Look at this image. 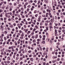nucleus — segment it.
I'll return each instance as SVG.
<instances>
[{"instance_id": "obj_47", "label": "nucleus", "mask_w": 65, "mask_h": 65, "mask_svg": "<svg viewBox=\"0 0 65 65\" xmlns=\"http://www.w3.org/2000/svg\"><path fill=\"white\" fill-rule=\"evenodd\" d=\"M60 25H61V24H60V23H58V26L59 27L60 26Z\"/></svg>"}, {"instance_id": "obj_35", "label": "nucleus", "mask_w": 65, "mask_h": 65, "mask_svg": "<svg viewBox=\"0 0 65 65\" xmlns=\"http://www.w3.org/2000/svg\"><path fill=\"white\" fill-rule=\"evenodd\" d=\"M20 60H23V57H21L20 58Z\"/></svg>"}, {"instance_id": "obj_57", "label": "nucleus", "mask_w": 65, "mask_h": 65, "mask_svg": "<svg viewBox=\"0 0 65 65\" xmlns=\"http://www.w3.org/2000/svg\"><path fill=\"white\" fill-rule=\"evenodd\" d=\"M16 56L17 57H19V54H17Z\"/></svg>"}, {"instance_id": "obj_59", "label": "nucleus", "mask_w": 65, "mask_h": 65, "mask_svg": "<svg viewBox=\"0 0 65 65\" xmlns=\"http://www.w3.org/2000/svg\"><path fill=\"white\" fill-rule=\"evenodd\" d=\"M25 24L26 25H28V22L26 21L25 22Z\"/></svg>"}, {"instance_id": "obj_24", "label": "nucleus", "mask_w": 65, "mask_h": 65, "mask_svg": "<svg viewBox=\"0 0 65 65\" xmlns=\"http://www.w3.org/2000/svg\"><path fill=\"white\" fill-rule=\"evenodd\" d=\"M7 63L8 64H9V63H10V61L8 60L7 61Z\"/></svg>"}, {"instance_id": "obj_37", "label": "nucleus", "mask_w": 65, "mask_h": 65, "mask_svg": "<svg viewBox=\"0 0 65 65\" xmlns=\"http://www.w3.org/2000/svg\"><path fill=\"white\" fill-rule=\"evenodd\" d=\"M62 32H65V30L64 29L62 30Z\"/></svg>"}, {"instance_id": "obj_22", "label": "nucleus", "mask_w": 65, "mask_h": 65, "mask_svg": "<svg viewBox=\"0 0 65 65\" xmlns=\"http://www.w3.org/2000/svg\"><path fill=\"white\" fill-rule=\"evenodd\" d=\"M21 10L22 11H23L24 10V8L23 7H22L21 8Z\"/></svg>"}, {"instance_id": "obj_38", "label": "nucleus", "mask_w": 65, "mask_h": 65, "mask_svg": "<svg viewBox=\"0 0 65 65\" xmlns=\"http://www.w3.org/2000/svg\"><path fill=\"white\" fill-rule=\"evenodd\" d=\"M32 38L34 39V38H35V36H32Z\"/></svg>"}, {"instance_id": "obj_23", "label": "nucleus", "mask_w": 65, "mask_h": 65, "mask_svg": "<svg viewBox=\"0 0 65 65\" xmlns=\"http://www.w3.org/2000/svg\"><path fill=\"white\" fill-rule=\"evenodd\" d=\"M3 41V40L2 39H0V41H2V42Z\"/></svg>"}, {"instance_id": "obj_58", "label": "nucleus", "mask_w": 65, "mask_h": 65, "mask_svg": "<svg viewBox=\"0 0 65 65\" xmlns=\"http://www.w3.org/2000/svg\"><path fill=\"white\" fill-rule=\"evenodd\" d=\"M19 59V57H17L16 58V60H18V59Z\"/></svg>"}, {"instance_id": "obj_2", "label": "nucleus", "mask_w": 65, "mask_h": 65, "mask_svg": "<svg viewBox=\"0 0 65 65\" xmlns=\"http://www.w3.org/2000/svg\"><path fill=\"white\" fill-rule=\"evenodd\" d=\"M41 17V16L39 17L38 18V19L37 20L38 22H40V19H41V18L40 17Z\"/></svg>"}, {"instance_id": "obj_15", "label": "nucleus", "mask_w": 65, "mask_h": 65, "mask_svg": "<svg viewBox=\"0 0 65 65\" xmlns=\"http://www.w3.org/2000/svg\"><path fill=\"white\" fill-rule=\"evenodd\" d=\"M45 22L46 23L48 24V23H49V21H48V20H46L45 21Z\"/></svg>"}, {"instance_id": "obj_16", "label": "nucleus", "mask_w": 65, "mask_h": 65, "mask_svg": "<svg viewBox=\"0 0 65 65\" xmlns=\"http://www.w3.org/2000/svg\"><path fill=\"white\" fill-rule=\"evenodd\" d=\"M1 63L2 64V65H4L5 64L4 63V62L2 61L1 62Z\"/></svg>"}, {"instance_id": "obj_13", "label": "nucleus", "mask_w": 65, "mask_h": 65, "mask_svg": "<svg viewBox=\"0 0 65 65\" xmlns=\"http://www.w3.org/2000/svg\"><path fill=\"white\" fill-rule=\"evenodd\" d=\"M40 1H38V3H37V4H40Z\"/></svg>"}, {"instance_id": "obj_64", "label": "nucleus", "mask_w": 65, "mask_h": 65, "mask_svg": "<svg viewBox=\"0 0 65 65\" xmlns=\"http://www.w3.org/2000/svg\"><path fill=\"white\" fill-rule=\"evenodd\" d=\"M22 31L21 30H19V33H22Z\"/></svg>"}, {"instance_id": "obj_20", "label": "nucleus", "mask_w": 65, "mask_h": 65, "mask_svg": "<svg viewBox=\"0 0 65 65\" xmlns=\"http://www.w3.org/2000/svg\"><path fill=\"white\" fill-rule=\"evenodd\" d=\"M4 33H5V34H7V32L6 31H5Z\"/></svg>"}, {"instance_id": "obj_62", "label": "nucleus", "mask_w": 65, "mask_h": 65, "mask_svg": "<svg viewBox=\"0 0 65 65\" xmlns=\"http://www.w3.org/2000/svg\"><path fill=\"white\" fill-rule=\"evenodd\" d=\"M2 9H4V7H2Z\"/></svg>"}, {"instance_id": "obj_46", "label": "nucleus", "mask_w": 65, "mask_h": 65, "mask_svg": "<svg viewBox=\"0 0 65 65\" xmlns=\"http://www.w3.org/2000/svg\"><path fill=\"white\" fill-rule=\"evenodd\" d=\"M7 29L8 30H9V31H10V28H9V27H8Z\"/></svg>"}, {"instance_id": "obj_26", "label": "nucleus", "mask_w": 65, "mask_h": 65, "mask_svg": "<svg viewBox=\"0 0 65 65\" xmlns=\"http://www.w3.org/2000/svg\"><path fill=\"white\" fill-rule=\"evenodd\" d=\"M35 30H36V28H34L33 29L32 31H33V32H35Z\"/></svg>"}, {"instance_id": "obj_10", "label": "nucleus", "mask_w": 65, "mask_h": 65, "mask_svg": "<svg viewBox=\"0 0 65 65\" xmlns=\"http://www.w3.org/2000/svg\"><path fill=\"white\" fill-rule=\"evenodd\" d=\"M12 51H13V52H14V49H13V46L12 48Z\"/></svg>"}, {"instance_id": "obj_31", "label": "nucleus", "mask_w": 65, "mask_h": 65, "mask_svg": "<svg viewBox=\"0 0 65 65\" xmlns=\"http://www.w3.org/2000/svg\"><path fill=\"white\" fill-rule=\"evenodd\" d=\"M48 25V24L45 23V26H47Z\"/></svg>"}, {"instance_id": "obj_48", "label": "nucleus", "mask_w": 65, "mask_h": 65, "mask_svg": "<svg viewBox=\"0 0 65 65\" xmlns=\"http://www.w3.org/2000/svg\"><path fill=\"white\" fill-rule=\"evenodd\" d=\"M25 5H28V3L26 2L25 3Z\"/></svg>"}, {"instance_id": "obj_5", "label": "nucleus", "mask_w": 65, "mask_h": 65, "mask_svg": "<svg viewBox=\"0 0 65 65\" xmlns=\"http://www.w3.org/2000/svg\"><path fill=\"white\" fill-rule=\"evenodd\" d=\"M48 13H46V17H48Z\"/></svg>"}, {"instance_id": "obj_27", "label": "nucleus", "mask_w": 65, "mask_h": 65, "mask_svg": "<svg viewBox=\"0 0 65 65\" xmlns=\"http://www.w3.org/2000/svg\"><path fill=\"white\" fill-rule=\"evenodd\" d=\"M42 17H44L45 18V15H44V14L43 15H42Z\"/></svg>"}, {"instance_id": "obj_14", "label": "nucleus", "mask_w": 65, "mask_h": 65, "mask_svg": "<svg viewBox=\"0 0 65 65\" xmlns=\"http://www.w3.org/2000/svg\"><path fill=\"white\" fill-rule=\"evenodd\" d=\"M37 12V10H35L34 11V13H36Z\"/></svg>"}, {"instance_id": "obj_30", "label": "nucleus", "mask_w": 65, "mask_h": 65, "mask_svg": "<svg viewBox=\"0 0 65 65\" xmlns=\"http://www.w3.org/2000/svg\"><path fill=\"white\" fill-rule=\"evenodd\" d=\"M38 15V14H36L35 15V17H36V18H37V16Z\"/></svg>"}, {"instance_id": "obj_7", "label": "nucleus", "mask_w": 65, "mask_h": 65, "mask_svg": "<svg viewBox=\"0 0 65 65\" xmlns=\"http://www.w3.org/2000/svg\"><path fill=\"white\" fill-rule=\"evenodd\" d=\"M7 59L8 60H10V57H7Z\"/></svg>"}, {"instance_id": "obj_45", "label": "nucleus", "mask_w": 65, "mask_h": 65, "mask_svg": "<svg viewBox=\"0 0 65 65\" xmlns=\"http://www.w3.org/2000/svg\"><path fill=\"white\" fill-rule=\"evenodd\" d=\"M31 50H29V51L28 52L29 53H31Z\"/></svg>"}, {"instance_id": "obj_36", "label": "nucleus", "mask_w": 65, "mask_h": 65, "mask_svg": "<svg viewBox=\"0 0 65 65\" xmlns=\"http://www.w3.org/2000/svg\"><path fill=\"white\" fill-rule=\"evenodd\" d=\"M31 7V6L30 5H28L27 6V7H28V8H30Z\"/></svg>"}, {"instance_id": "obj_50", "label": "nucleus", "mask_w": 65, "mask_h": 65, "mask_svg": "<svg viewBox=\"0 0 65 65\" xmlns=\"http://www.w3.org/2000/svg\"><path fill=\"white\" fill-rule=\"evenodd\" d=\"M37 51L36 50H35V53H37Z\"/></svg>"}, {"instance_id": "obj_6", "label": "nucleus", "mask_w": 65, "mask_h": 65, "mask_svg": "<svg viewBox=\"0 0 65 65\" xmlns=\"http://www.w3.org/2000/svg\"><path fill=\"white\" fill-rule=\"evenodd\" d=\"M34 34V33L33 32H32V33L30 34V35L31 36H32Z\"/></svg>"}, {"instance_id": "obj_34", "label": "nucleus", "mask_w": 65, "mask_h": 65, "mask_svg": "<svg viewBox=\"0 0 65 65\" xmlns=\"http://www.w3.org/2000/svg\"><path fill=\"white\" fill-rule=\"evenodd\" d=\"M46 19H47V18H43V20L44 21H45V20H46Z\"/></svg>"}, {"instance_id": "obj_4", "label": "nucleus", "mask_w": 65, "mask_h": 65, "mask_svg": "<svg viewBox=\"0 0 65 65\" xmlns=\"http://www.w3.org/2000/svg\"><path fill=\"white\" fill-rule=\"evenodd\" d=\"M30 60L31 61L33 62V58H30Z\"/></svg>"}, {"instance_id": "obj_44", "label": "nucleus", "mask_w": 65, "mask_h": 65, "mask_svg": "<svg viewBox=\"0 0 65 65\" xmlns=\"http://www.w3.org/2000/svg\"><path fill=\"white\" fill-rule=\"evenodd\" d=\"M52 26H50L49 28H50V29H53V27H52Z\"/></svg>"}, {"instance_id": "obj_39", "label": "nucleus", "mask_w": 65, "mask_h": 65, "mask_svg": "<svg viewBox=\"0 0 65 65\" xmlns=\"http://www.w3.org/2000/svg\"><path fill=\"white\" fill-rule=\"evenodd\" d=\"M4 39L5 40H6L7 39L6 38V37H4Z\"/></svg>"}, {"instance_id": "obj_41", "label": "nucleus", "mask_w": 65, "mask_h": 65, "mask_svg": "<svg viewBox=\"0 0 65 65\" xmlns=\"http://www.w3.org/2000/svg\"><path fill=\"white\" fill-rule=\"evenodd\" d=\"M24 30H24V31H25V33H27V31H26V29H24Z\"/></svg>"}, {"instance_id": "obj_33", "label": "nucleus", "mask_w": 65, "mask_h": 65, "mask_svg": "<svg viewBox=\"0 0 65 65\" xmlns=\"http://www.w3.org/2000/svg\"><path fill=\"white\" fill-rule=\"evenodd\" d=\"M55 34V36H58V34L57 33H54Z\"/></svg>"}, {"instance_id": "obj_9", "label": "nucleus", "mask_w": 65, "mask_h": 65, "mask_svg": "<svg viewBox=\"0 0 65 65\" xmlns=\"http://www.w3.org/2000/svg\"><path fill=\"white\" fill-rule=\"evenodd\" d=\"M9 27H10V28H13V26L12 25H10Z\"/></svg>"}, {"instance_id": "obj_18", "label": "nucleus", "mask_w": 65, "mask_h": 65, "mask_svg": "<svg viewBox=\"0 0 65 65\" xmlns=\"http://www.w3.org/2000/svg\"><path fill=\"white\" fill-rule=\"evenodd\" d=\"M46 30L47 31H48V27L47 26L46 27Z\"/></svg>"}, {"instance_id": "obj_8", "label": "nucleus", "mask_w": 65, "mask_h": 65, "mask_svg": "<svg viewBox=\"0 0 65 65\" xmlns=\"http://www.w3.org/2000/svg\"><path fill=\"white\" fill-rule=\"evenodd\" d=\"M58 32H57V29H55V32L54 33H57Z\"/></svg>"}, {"instance_id": "obj_1", "label": "nucleus", "mask_w": 65, "mask_h": 65, "mask_svg": "<svg viewBox=\"0 0 65 65\" xmlns=\"http://www.w3.org/2000/svg\"><path fill=\"white\" fill-rule=\"evenodd\" d=\"M46 52H45L44 53V55H47V52H48V50L46 49Z\"/></svg>"}, {"instance_id": "obj_55", "label": "nucleus", "mask_w": 65, "mask_h": 65, "mask_svg": "<svg viewBox=\"0 0 65 65\" xmlns=\"http://www.w3.org/2000/svg\"><path fill=\"white\" fill-rule=\"evenodd\" d=\"M55 60H53L52 61L53 63H55Z\"/></svg>"}, {"instance_id": "obj_52", "label": "nucleus", "mask_w": 65, "mask_h": 65, "mask_svg": "<svg viewBox=\"0 0 65 65\" xmlns=\"http://www.w3.org/2000/svg\"><path fill=\"white\" fill-rule=\"evenodd\" d=\"M43 24H42V22H41V23H40V25L41 26H42V25Z\"/></svg>"}, {"instance_id": "obj_60", "label": "nucleus", "mask_w": 65, "mask_h": 65, "mask_svg": "<svg viewBox=\"0 0 65 65\" xmlns=\"http://www.w3.org/2000/svg\"><path fill=\"white\" fill-rule=\"evenodd\" d=\"M9 5H12V3H10L9 4Z\"/></svg>"}, {"instance_id": "obj_11", "label": "nucleus", "mask_w": 65, "mask_h": 65, "mask_svg": "<svg viewBox=\"0 0 65 65\" xmlns=\"http://www.w3.org/2000/svg\"><path fill=\"white\" fill-rule=\"evenodd\" d=\"M53 59H54V58L55 59H56V58H57V57L56 56H53Z\"/></svg>"}, {"instance_id": "obj_19", "label": "nucleus", "mask_w": 65, "mask_h": 65, "mask_svg": "<svg viewBox=\"0 0 65 65\" xmlns=\"http://www.w3.org/2000/svg\"><path fill=\"white\" fill-rule=\"evenodd\" d=\"M12 46H12L11 47H8V49H10L11 48H12Z\"/></svg>"}, {"instance_id": "obj_12", "label": "nucleus", "mask_w": 65, "mask_h": 65, "mask_svg": "<svg viewBox=\"0 0 65 65\" xmlns=\"http://www.w3.org/2000/svg\"><path fill=\"white\" fill-rule=\"evenodd\" d=\"M3 10L2 9H0V13L3 12Z\"/></svg>"}, {"instance_id": "obj_49", "label": "nucleus", "mask_w": 65, "mask_h": 65, "mask_svg": "<svg viewBox=\"0 0 65 65\" xmlns=\"http://www.w3.org/2000/svg\"><path fill=\"white\" fill-rule=\"evenodd\" d=\"M29 44H31V43H32V42H31V41H29Z\"/></svg>"}, {"instance_id": "obj_3", "label": "nucleus", "mask_w": 65, "mask_h": 65, "mask_svg": "<svg viewBox=\"0 0 65 65\" xmlns=\"http://www.w3.org/2000/svg\"><path fill=\"white\" fill-rule=\"evenodd\" d=\"M46 11L47 12H49V13H50L51 11V10H49V9H47L46 10Z\"/></svg>"}, {"instance_id": "obj_54", "label": "nucleus", "mask_w": 65, "mask_h": 65, "mask_svg": "<svg viewBox=\"0 0 65 65\" xmlns=\"http://www.w3.org/2000/svg\"><path fill=\"white\" fill-rule=\"evenodd\" d=\"M37 44H39L40 42H37Z\"/></svg>"}, {"instance_id": "obj_53", "label": "nucleus", "mask_w": 65, "mask_h": 65, "mask_svg": "<svg viewBox=\"0 0 65 65\" xmlns=\"http://www.w3.org/2000/svg\"><path fill=\"white\" fill-rule=\"evenodd\" d=\"M37 41L38 42H39V41H40V40L39 39H37Z\"/></svg>"}, {"instance_id": "obj_28", "label": "nucleus", "mask_w": 65, "mask_h": 65, "mask_svg": "<svg viewBox=\"0 0 65 65\" xmlns=\"http://www.w3.org/2000/svg\"><path fill=\"white\" fill-rule=\"evenodd\" d=\"M23 62L22 61H21L20 63V64L21 65H22V64H23Z\"/></svg>"}, {"instance_id": "obj_17", "label": "nucleus", "mask_w": 65, "mask_h": 65, "mask_svg": "<svg viewBox=\"0 0 65 65\" xmlns=\"http://www.w3.org/2000/svg\"><path fill=\"white\" fill-rule=\"evenodd\" d=\"M33 42V43H35L36 42V40L34 39L32 41Z\"/></svg>"}, {"instance_id": "obj_21", "label": "nucleus", "mask_w": 65, "mask_h": 65, "mask_svg": "<svg viewBox=\"0 0 65 65\" xmlns=\"http://www.w3.org/2000/svg\"><path fill=\"white\" fill-rule=\"evenodd\" d=\"M42 43H43V44H45V41H42Z\"/></svg>"}, {"instance_id": "obj_61", "label": "nucleus", "mask_w": 65, "mask_h": 65, "mask_svg": "<svg viewBox=\"0 0 65 65\" xmlns=\"http://www.w3.org/2000/svg\"><path fill=\"white\" fill-rule=\"evenodd\" d=\"M30 9H31V11H32L34 9H33V8H31Z\"/></svg>"}, {"instance_id": "obj_25", "label": "nucleus", "mask_w": 65, "mask_h": 65, "mask_svg": "<svg viewBox=\"0 0 65 65\" xmlns=\"http://www.w3.org/2000/svg\"><path fill=\"white\" fill-rule=\"evenodd\" d=\"M0 17H3V15H2V13L1 14V15H0Z\"/></svg>"}, {"instance_id": "obj_51", "label": "nucleus", "mask_w": 65, "mask_h": 65, "mask_svg": "<svg viewBox=\"0 0 65 65\" xmlns=\"http://www.w3.org/2000/svg\"><path fill=\"white\" fill-rule=\"evenodd\" d=\"M23 54H22V53L20 54V56L21 57H22V56H23Z\"/></svg>"}, {"instance_id": "obj_29", "label": "nucleus", "mask_w": 65, "mask_h": 65, "mask_svg": "<svg viewBox=\"0 0 65 65\" xmlns=\"http://www.w3.org/2000/svg\"><path fill=\"white\" fill-rule=\"evenodd\" d=\"M56 44L58 45H60V43L58 42Z\"/></svg>"}, {"instance_id": "obj_42", "label": "nucleus", "mask_w": 65, "mask_h": 65, "mask_svg": "<svg viewBox=\"0 0 65 65\" xmlns=\"http://www.w3.org/2000/svg\"><path fill=\"white\" fill-rule=\"evenodd\" d=\"M17 3H14V6H16V5H17Z\"/></svg>"}, {"instance_id": "obj_40", "label": "nucleus", "mask_w": 65, "mask_h": 65, "mask_svg": "<svg viewBox=\"0 0 65 65\" xmlns=\"http://www.w3.org/2000/svg\"><path fill=\"white\" fill-rule=\"evenodd\" d=\"M4 20H6V19H7V18H6V17H4Z\"/></svg>"}, {"instance_id": "obj_43", "label": "nucleus", "mask_w": 65, "mask_h": 65, "mask_svg": "<svg viewBox=\"0 0 65 65\" xmlns=\"http://www.w3.org/2000/svg\"><path fill=\"white\" fill-rule=\"evenodd\" d=\"M45 3H48V1H45Z\"/></svg>"}, {"instance_id": "obj_56", "label": "nucleus", "mask_w": 65, "mask_h": 65, "mask_svg": "<svg viewBox=\"0 0 65 65\" xmlns=\"http://www.w3.org/2000/svg\"><path fill=\"white\" fill-rule=\"evenodd\" d=\"M33 29V28L32 27H30V30H32Z\"/></svg>"}, {"instance_id": "obj_32", "label": "nucleus", "mask_w": 65, "mask_h": 65, "mask_svg": "<svg viewBox=\"0 0 65 65\" xmlns=\"http://www.w3.org/2000/svg\"><path fill=\"white\" fill-rule=\"evenodd\" d=\"M6 9H9V7L8 6L6 7Z\"/></svg>"}, {"instance_id": "obj_63", "label": "nucleus", "mask_w": 65, "mask_h": 65, "mask_svg": "<svg viewBox=\"0 0 65 65\" xmlns=\"http://www.w3.org/2000/svg\"><path fill=\"white\" fill-rule=\"evenodd\" d=\"M46 35H47V36H48V33L47 32H46Z\"/></svg>"}]
</instances>
